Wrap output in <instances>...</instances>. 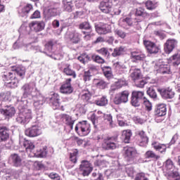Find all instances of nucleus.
<instances>
[{
	"mask_svg": "<svg viewBox=\"0 0 180 180\" xmlns=\"http://www.w3.org/2000/svg\"><path fill=\"white\" fill-rule=\"evenodd\" d=\"M102 119L104 120L110 129H113L116 126L115 122H113V117L110 114H104L102 111H98L97 114L93 113L90 116V120L93 123L94 127H98L102 124Z\"/></svg>",
	"mask_w": 180,
	"mask_h": 180,
	"instance_id": "obj_1",
	"label": "nucleus"
},
{
	"mask_svg": "<svg viewBox=\"0 0 180 180\" xmlns=\"http://www.w3.org/2000/svg\"><path fill=\"white\" fill-rule=\"evenodd\" d=\"M164 174L167 178H173L174 180H180V175L178 170L175 169L174 162L167 159L163 165Z\"/></svg>",
	"mask_w": 180,
	"mask_h": 180,
	"instance_id": "obj_2",
	"label": "nucleus"
},
{
	"mask_svg": "<svg viewBox=\"0 0 180 180\" xmlns=\"http://www.w3.org/2000/svg\"><path fill=\"white\" fill-rule=\"evenodd\" d=\"M22 98L27 99V101H32V98L34 95H39V90L36 87V82H30L22 86Z\"/></svg>",
	"mask_w": 180,
	"mask_h": 180,
	"instance_id": "obj_3",
	"label": "nucleus"
},
{
	"mask_svg": "<svg viewBox=\"0 0 180 180\" xmlns=\"http://www.w3.org/2000/svg\"><path fill=\"white\" fill-rule=\"evenodd\" d=\"M75 130L79 136H88L91 133V126L86 121H82L76 124Z\"/></svg>",
	"mask_w": 180,
	"mask_h": 180,
	"instance_id": "obj_4",
	"label": "nucleus"
},
{
	"mask_svg": "<svg viewBox=\"0 0 180 180\" xmlns=\"http://www.w3.org/2000/svg\"><path fill=\"white\" fill-rule=\"evenodd\" d=\"M144 91H134L131 93V103L132 106L137 108L145 100Z\"/></svg>",
	"mask_w": 180,
	"mask_h": 180,
	"instance_id": "obj_5",
	"label": "nucleus"
},
{
	"mask_svg": "<svg viewBox=\"0 0 180 180\" xmlns=\"http://www.w3.org/2000/svg\"><path fill=\"white\" fill-rule=\"evenodd\" d=\"M30 119H32V110L25 109V110L20 111L16 118V122L20 124H25L29 123Z\"/></svg>",
	"mask_w": 180,
	"mask_h": 180,
	"instance_id": "obj_6",
	"label": "nucleus"
},
{
	"mask_svg": "<svg viewBox=\"0 0 180 180\" xmlns=\"http://www.w3.org/2000/svg\"><path fill=\"white\" fill-rule=\"evenodd\" d=\"M123 154L124 158L128 160V161H133L135 158L139 157V153L134 147L126 146L123 149Z\"/></svg>",
	"mask_w": 180,
	"mask_h": 180,
	"instance_id": "obj_7",
	"label": "nucleus"
},
{
	"mask_svg": "<svg viewBox=\"0 0 180 180\" xmlns=\"http://www.w3.org/2000/svg\"><path fill=\"white\" fill-rule=\"evenodd\" d=\"M117 138L115 136H107L104 139L101 147L103 150H115Z\"/></svg>",
	"mask_w": 180,
	"mask_h": 180,
	"instance_id": "obj_8",
	"label": "nucleus"
},
{
	"mask_svg": "<svg viewBox=\"0 0 180 180\" xmlns=\"http://www.w3.org/2000/svg\"><path fill=\"white\" fill-rule=\"evenodd\" d=\"M130 93L125 90L117 94L114 98V103L115 105H120V103H127L129 102V96Z\"/></svg>",
	"mask_w": 180,
	"mask_h": 180,
	"instance_id": "obj_9",
	"label": "nucleus"
},
{
	"mask_svg": "<svg viewBox=\"0 0 180 180\" xmlns=\"http://www.w3.org/2000/svg\"><path fill=\"white\" fill-rule=\"evenodd\" d=\"M47 98L41 96L38 91V94L34 95L31 100V103L33 102V105L36 109H41L44 103H46Z\"/></svg>",
	"mask_w": 180,
	"mask_h": 180,
	"instance_id": "obj_10",
	"label": "nucleus"
},
{
	"mask_svg": "<svg viewBox=\"0 0 180 180\" xmlns=\"http://www.w3.org/2000/svg\"><path fill=\"white\" fill-rule=\"evenodd\" d=\"M71 78L67 79L60 86L59 91L63 95H70L74 92V88L71 86Z\"/></svg>",
	"mask_w": 180,
	"mask_h": 180,
	"instance_id": "obj_11",
	"label": "nucleus"
},
{
	"mask_svg": "<svg viewBox=\"0 0 180 180\" xmlns=\"http://www.w3.org/2000/svg\"><path fill=\"white\" fill-rule=\"evenodd\" d=\"M92 165L88 160H83L79 166V171L83 174V176H88L92 172Z\"/></svg>",
	"mask_w": 180,
	"mask_h": 180,
	"instance_id": "obj_12",
	"label": "nucleus"
},
{
	"mask_svg": "<svg viewBox=\"0 0 180 180\" xmlns=\"http://www.w3.org/2000/svg\"><path fill=\"white\" fill-rule=\"evenodd\" d=\"M143 44L150 54H157L158 51H160V46L155 44L154 42L148 41V40H143Z\"/></svg>",
	"mask_w": 180,
	"mask_h": 180,
	"instance_id": "obj_13",
	"label": "nucleus"
},
{
	"mask_svg": "<svg viewBox=\"0 0 180 180\" xmlns=\"http://www.w3.org/2000/svg\"><path fill=\"white\" fill-rule=\"evenodd\" d=\"M25 133L28 137H37L41 134V129L37 125H33L26 129Z\"/></svg>",
	"mask_w": 180,
	"mask_h": 180,
	"instance_id": "obj_14",
	"label": "nucleus"
},
{
	"mask_svg": "<svg viewBox=\"0 0 180 180\" xmlns=\"http://www.w3.org/2000/svg\"><path fill=\"white\" fill-rule=\"evenodd\" d=\"M139 22L140 21L137 20V18H134L133 17H127L122 20V23L123 25H127L128 27L123 25L122 27L127 30H129V29H131L132 27H134V26H137Z\"/></svg>",
	"mask_w": 180,
	"mask_h": 180,
	"instance_id": "obj_15",
	"label": "nucleus"
},
{
	"mask_svg": "<svg viewBox=\"0 0 180 180\" xmlns=\"http://www.w3.org/2000/svg\"><path fill=\"white\" fill-rule=\"evenodd\" d=\"M58 119H60V122L68 124L71 130L74 129V123H75V120H72V117L69 115L60 114L58 115Z\"/></svg>",
	"mask_w": 180,
	"mask_h": 180,
	"instance_id": "obj_16",
	"label": "nucleus"
},
{
	"mask_svg": "<svg viewBox=\"0 0 180 180\" xmlns=\"http://www.w3.org/2000/svg\"><path fill=\"white\" fill-rule=\"evenodd\" d=\"M95 27L98 34H108V33H110L112 29L108 24H98Z\"/></svg>",
	"mask_w": 180,
	"mask_h": 180,
	"instance_id": "obj_17",
	"label": "nucleus"
},
{
	"mask_svg": "<svg viewBox=\"0 0 180 180\" xmlns=\"http://www.w3.org/2000/svg\"><path fill=\"white\" fill-rule=\"evenodd\" d=\"M167 115V105L165 103L158 104L155 108V116L162 117Z\"/></svg>",
	"mask_w": 180,
	"mask_h": 180,
	"instance_id": "obj_18",
	"label": "nucleus"
},
{
	"mask_svg": "<svg viewBox=\"0 0 180 180\" xmlns=\"http://www.w3.org/2000/svg\"><path fill=\"white\" fill-rule=\"evenodd\" d=\"M138 144L140 147H147V144H148V137L146 135V132L144 131H138Z\"/></svg>",
	"mask_w": 180,
	"mask_h": 180,
	"instance_id": "obj_19",
	"label": "nucleus"
},
{
	"mask_svg": "<svg viewBox=\"0 0 180 180\" xmlns=\"http://www.w3.org/2000/svg\"><path fill=\"white\" fill-rule=\"evenodd\" d=\"M112 2L109 0H103L99 5V9L103 13H110L112 11Z\"/></svg>",
	"mask_w": 180,
	"mask_h": 180,
	"instance_id": "obj_20",
	"label": "nucleus"
},
{
	"mask_svg": "<svg viewBox=\"0 0 180 180\" xmlns=\"http://www.w3.org/2000/svg\"><path fill=\"white\" fill-rule=\"evenodd\" d=\"M178 44L176 39H168L165 44L164 50L167 54H169Z\"/></svg>",
	"mask_w": 180,
	"mask_h": 180,
	"instance_id": "obj_21",
	"label": "nucleus"
},
{
	"mask_svg": "<svg viewBox=\"0 0 180 180\" xmlns=\"http://www.w3.org/2000/svg\"><path fill=\"white\" fill-rule=\"evenodd\" d=\"M9 162L12 164L13 167L20 168L22 165V158L16 153L12 154L9 158Z\"/></svg>",
	"mask_w": 180,
	"mask_h": 180,
	"instance_id": "obj_22",
	"label": "nucleus"
},
{
	"mask_svg": "<svg viewBox=\"0 0 180 180\" xmlns=\"http://www.w3.org/2000/svg\"><path fill=\"white\" fill-rule=\"evenodd\" d=\"M49 105L52 106L54 110L58 109L60 108V95L57 93H54L51 98H49Z\"/></svg>",
	"mask_w": 180,
	"mask_h": 180,
	"instance_id": "obj_23",
	"label": "nucleus"
},
{
	"mask_svg": "<svg viewBox=\"0 0 180 180\" xmlns=\"http://www.w3.org/2000/svg\"><path fill=\"white\" fill-rule=\"evenodd\" d=\"M0 113L6 116V117H13L16 113V110L12 105H7L5 109H0Z\"/></svg>",
	"mask_w": 180,
	"mask_h": 180,
	"instance_id": "obj_24",
	"label": "nucleus"
},
{
	"mask_svg": "<svg viewBox=\"0 0 180 180\" xmlns=\"http://www.w3.org/2000/svg\"><path fill=\"white\" fill-rule=\"evenodd\" d=\"M131 78L134 81H139L143 78V75H141V70L134 66H132L130 69Z\"/></svg>",
	"mask_w": 180,
	"mask_h": 180,
	"instance_id": "obj_25",
	"label": "nucleus"
},
{
	"mask_svg": "<svg viewBox=\"0 0 180 180\" xmlns=\"http://www.w3.org/2000/svg\"><path fill=\"white\" fill-rule=\"evenodd\" d=\"M45 24L43 21H34L29 25V27L34 32H41L44 30Z\"/></svg>",
	"mask_w": 180,
	"mask_h": 180,
	"instance_id": "obj_26",
	"label": "nucleus"
},
{
	"mask_svg": "<svg viewBox=\"0 0 180 180\" xmlns=\"http://www.w3.org/2000/svg\"><path fill=\"white\" fill-rule=\"evenodd\" d=\"M155 68L158 74H162L163 75H167V74H171V69L168 65H160L155 63Z\"/></svg>",
	"mask_w": 180,
	"mask_h": 180,
	"instance_id": "obj_27",
	"label": "nucleus"
},
{
	"mask_svg": "<svg viewBox=\"0 0 180 180\" xmlns=\"http://www.w3.org/2000/svg\"><path fill=\"white\" fill-rule=\"evenodd\" d=\"M31 11H33V6L27 4L23 7L19 8L18 13L21 18H27V15H29V13Z\"/></svg>",
	"mask_w": 180,
	"mask_h": 180,
	"instance_id": "obj_28",
	"label": "nucleus"
},
{
	"mask_svg": "<svg viewBox=\"0 0 180 180\" xmlns=\"http://www.w3.org/2000/svg\"><path fill=\"white\" fill-rule=\"evenodd\" d=\"M131 57L134 61H143L146 58V54L143 51L136 49L131 52Z\"/></svg>",
	"mask_w": 180,
	"mask_h": 180,
	"instance_id": "obj_29",
	"label": "nucleus"
},
{
	"mask_svg": "<svg viewBox=\"0 0 180 180\" xmlns=\"http://www.w3.org/2000/svg\"><path fill=\"white\" fill-rule=\"evenodd\" d=\"M151 146L155 151H159L160 154H165L167 152V144L160 143L158 141H153L151 143Z\"/></svg>",
	"mask_w": 180,
	"mask_h": 180,
	"instance_id": "obj_30",
	"label": "nucleus"
},
{
	"mask_svg": "<svg viewBox=\"0 0 180 180\" xmlns=\"http://www.w3.org/2000/svg\"><path fill=\"white\" fill-rule=\"evenodd\" d=\"M160 95L164 99H172L175 96V91L168 87L160 91Z\"/></svg>",
	"mask_w": 180,
	"mask_h": 180,
	"instance_id": "obj_31",
	"label": "nucleus"
},
{
	"mask_svg": "<svg viewBox=\"0 0 180 180\" xmlns=\"http://www.w3.org/2000/svg\"><path fill=\"white\" fill-rule=\"evenodd\" d=\"M22 97L21 100L18 99L17 100V105H18V110H20V112H22V110H25V109H28L26 108L27 103H32V100H28L27 98H25Z\"/></svg>",
	"mask_w": 180,
	"mask_h": 180,
	"instance_id": "obj_32",
	"label": "nucleus"
},
{
	"mask_svg": "<svg viewBox=\"0 0 180 180\" xmlns=\"http://www.w3.org/2000/svg\"><path fill=\"white\" fill-rule=\"evenodd\" d=\"M9 139V129L6 127H0V141H6Z\"/></svg>",
	"mask_w": 180,
	"mask_h": 180,
	"instance_id": "obj_33",
	"label": "nucleus"
},
{
	"mask_svg": "<svg viewBox=\"0 0 180 180\" xmlns=\"http://www.w3.org/2000/svg\"><path fill=\"white\" fill-rule=\"evenodd\" d=\"M63 74L68 75V77H72V78H77V73L72 69H71V65L66 63L63 68Z\"/></svg>",
	"mask_w": 180,
	"mask_h": 180,
	"instance_id": "obj_34",
	"label": "nucleus"
},
{
	"mask_svg": "<svg viewBox=\"0 0 180 180\" xmlns=\"http://www.w3.org/2000/svg\"><path fill=\"white\" fill-rule=\"evenodd\" d=\"M131 130L127 129V130H124L122 131L121 139L124 141V143H130V139L131 137Z\"/></svg>",
	"mask_w": 180,
	"mask_h": 180,
	"instance_id": "obj_35",
	"label": "nucleus"
},
{
	"mask_svg": "<svg viewBox=\"0 0 180 180\" xmlns=\"http://www.w3.org/2000/svg\"><path fill=\"white\" fill-rule=\"evenodd\" d=\"M124 53H126V48L124 46H119L114 49L111 56L112 57H119L120 56H123Z\"/></svg>",
	"mask_w": 180,
	"mask_h": 180,
	"instance_id": "obj_36",
	"label": "nucleus"
},
{
	"mask_svg": "<svg viewBox=\"0 0 180 180\" xmlns=\"http://www.w3.org/2000/svg\"><path fill=\"white\" fill-rule=\"evenodd\" d=\"M63 9L66 12H71L74 9V4L72 0H63Z\"/></svg>",
	"mask_w": 180,
	"mask_h": 180,
	"instance_id": "obj_37",
	"label": "nucleus"
},
{
	"mask_svg": "<svg viewBox=\"0 0 180 180\" xmlns=\"http://www.w3.org/2000/svg\"><path fill=\"white\" fill-rule=\"evenodd\" d=\"M3 81L6 82H8V81H11V79H15L16 78V76H15L13 71L11 72H4L1 75Z\"/></svg>",
	"mask_w": 180,
	"mask_h": 180,
	"instance_id": "obj_38",
	"label": "nucleus"
},
{
	"mask_svg": "<svg viewBox=\"0 0 180 180\" xmlns=\"http://www.w3.org/2000/svg\"><path fill=\"white\" fill-rule=\"evenodd\" d=\"M22 145L23 147L25 148L26 151H30L32 153L34 150V144L33 142H32V141L23 139Z\"/></svg>",
	"mask_w": 180,
	"mask_h": 180,
	"instance_id": "obj_39",
	"label": "nucleus"
},
{
	"mask_svg": "<svg viewBox=\"0 0 180 180\" xmlns=\"http://www.w3.org/2000/svg\"><path fill=\"white\" fill-rule=\"evenodd\" d=\"M71 43L73 44H78L81 41V35L79 33L75 32L70 35Z\"/></svg>",
	"mask_w": 180,
	"mask_h": 180,
	"instance_id": "obj_40",
	"label": "nucleus"
},
{
	"mask_svg": "<svg viewBox=\"0 0 180 180\" xmlns=\"http://www.w3.org/2000/svg\"><path fill=\"white\" fill-rule=\"evenodd\" d=\"M145 158L146 160H160V155L155 153L153 150H148L145 153L144 155Z\"/></svg>",
	"mask_w": 180,
	"mask_h": 180,
	"instance_id": "obj_41",
	"label": "nucleus"
},
{
	"mask_svg": "<svg viewBox=\"0 0 180 180\" xmlns=\"http://www.w3.org/2000/svg\"><path fill=\"white\" fill-rule=\"evenodd\" d=\"M95 103L97 105V106H106V105L109 103V101L106 96H103L102 97L96 100Z\"/></svg>",
	"mask_w": 180,
	"mask_h": 180,
	"instance_id": "obj_42",
	"label": "nucleus"
},
{
	"mask_svg": "<svg viewBox=\"0 0 180 180\" xmlns=\"http://www.w3.org/2000/svg\"><path fill=\"white\" fill-rule=\"evenodd\" d=\"M45 14L47 18L57 16V7L50 6L45 11Z\"/></svg>",
	"mask_w": 180,
	"mask_h": 180,
	"instance_id": "obj_43",
	"label": "nucleus"
},
{
	"mask_svg": "<svg viewBox=\"0 0 180 180\" xmlns=\"http://www.w3.org/2000/svg\"><path fill=\"white\" fill-rule=\"evenodd\" d=\"M13 72L14 73V76L15 77V78L16 75L17 77H20L21 78H23L26 72V69L24 67H18L14 71H13Z\"/></svg>",
	"mask_w": 180,
	"mask_h": 180,
	"instance_id": "obj_44",
	"label": "nucleus"
},
{
	"mask_svg": "<svg viewBox=\"0 0 180 180\" xmlns=\"http://www.w3.org/2000/svg\"><path fill=\"white\" fill-rule=\"evenodd\" d=\"M101 70L103 72V75H105V78H108V79H110V78H112V68L109 66H103L101 68Z\"/></svg>",
	"mask_w": 180,
	"mask_h": 180,
	"instance_id": "obj_45",
	"label": "nucleus"
},
{
	"mask_svg": "<svg viewBox=\"0 0 180 180\" xmlns=\"http://www.w3.org/2000/svg\"><path fill=\"white\" fill-rule=\"evenodd\" d=\"M124 85H126V82L123 79H120L114 85L111 86L110 91H116V89H119L122 86H124Z\"/></svg>",
	"mask_w": 180,
	"mask_h": 180,
	"instance_id": "obj_46",
	"label": "nucleus"
},
{
	"mask_svg": "<svg viewBox=\"0 0 180 180\" xmlns=\"http://www.w3.org/2000/svg\"><path fill=\"white\" fill-rule=\"evenodd\" d=\"M47 155V148L44 147L37 150V153H34V157H39L43 158Z\"/></svg>",
	"mask_w": 180,
	"mask_h": 180,
	"instance_id": "obj_47",
	"label": "nucleus"
},
{
	"mask_svg": "<svg viewBox=\"0 0 180 180\" xmlns=\"http://www.w3.org/2000/svg\"><path fill=\"white\" fill-rule=\"evenodd\" d=\"M173 65H180V51L177 52L173 55L170 58Z\"/></svg>",
	"mask_w": 180,
	"mask_h": 180,
	"instance_id": "obj_48",
	"label": "nucleus"
},
{
	"mask_svg": "<svg viewBox=\"0 0 180 180\" xmlns=\"http://www.w3.org/2000/svg\"><path fill=\"white\" fill-rule=\"evenodd\" d=\"M28 47H29V49H30L33 51H39V53H44V54H46V56H49V57H51V58H54V60H57L56 58L53 57V54L50 55V54L47 53L46 51H42L41 48L39 46L29 45Z\"/></svg>",
	"mask_w": 180,
	"mask_h": 180,
	"instance_id": "obj_49",
	"label": "nucleus"
},
{
	"mask_svg": "<svg viewBox=\"0 0 180 180\" xmlns=\"http://www.w3.org/2000/svg\"><path fill=\"white\" fill-rule=\"evenodd\" d=\"M146 92L148 96H150V98H151L154 101L157 99V92L155 91V89H154L153 86L149 87Z\"/></svg>",
	"mask_w": 180,
	"mask_h": 180,
	"instance_id": "obj_50",
	"label": "nucleus"
},
{
	"mask_svg": "<svg viewBox=\"0 0 180 180\" xmlns=\"http://www.w3.org/2000/svg\"><path fill=\"white\" fill-rule=\"evenodd\" d=\"M135 15L136 16H141V18H146V16H148V13H147L146 9L143 8L142 7L136 8Z\"/></svg>",
	"mask_w": 180,
	"mask_h": 180,
	"instance_id": "obj_51",
	"label": "nucleus"
},
{
	"mask_svg": "<svg viewBox=\"0 0 180 180\" xmlns=\"http://www.w3.org/2000/svg\"><path fill=\"white\" fill-rule=\"evenodd\" d=\"M79 61L82 64H86L89 61H91V56L88 54L83 53L77 58Z\"/></svg>",
	"mask_w": 180,
	"mask_h": 180,
	"instance_id": "obj_52",
	"label": "nucleus"
},
{
	"mask_svg": "<svg viewBox=\"0 0 180 180\" xmlns=\"http://www.w3.org/2000/svg\"><path fill=\"white\" fill-rule=\"evenodd\" d=\"M5 84L8 88H16L19 82L16 78H14L10 79L8 82H6Z\"/></svg>",
	"mask_w": 180,
	"mask_h": 180,
	"instance_id": "obj_53",
	"label": "nucleus"
},
{
	"mask_svg": "<svg viewBox=\"0 0 180 180\" xmlns=\"http://www.w3.org/2000/svg\"><path fill=\"white\" fill-rule=\"evenodd\" d=\"M113 66L117 71H123V70H126V65L122 62H116L113 64Z\"/></svg>",
	"mask_w": 180,
	"mask_h": 180,
	"instance_id": "obj_54",
	"label": "nucleus"
},
{
	"mask_svg": "<svg viewBox=\"0 0 180 180\" xmlns=\"http://www.w3.org/2000/svg\"><path fill=\"white\" fill-rule=\"evenodd\" d=\"M92 60L94 63H97V64H105V59L98 55H93Z\"/></svg>",
	"mask_w": 180,
	"mask_h": 180,
	"instance_id": "obj_55",
	"label": "nucleus"
},
{
	"mask_svg": "<svg viewBox=\"0 0 180 180\" xmlns=\"http://www.w3.org/2000/svg\"><path fill=\"white\" fill-rule=\"evenodd\" d=\"M96 87L100 89H105L108 86V82H105V80L98 79L96 84Z\"/></svg>",
	"mask_w": 180,
	"mask_h": 180,
	"instance_id": "obj_56",
	"label": "nucleus"
},
{
	"mask_svg": "<svg viewBox=\"0 0 180 180\" xmlns=\"http://www.w3.org/2000/svg\"><path fill=\"white\" fill-rule=\"evenodd\" d=\"M53 46H54V41H49L45 44V51L47 53H51L53 51Z\"/></svg>",
	"mask_w": 180,
	"mask_h": 180,
	"instance_id": "obj_57",
	"label": "nucleus"
},
{
	"mask_svg": "<svg viewBox=\"0 0 180 180\" xmlns=\"http://www.w3.org/2000/svg\"><path fill=\"white\" fill-rule=\"evenodd\" d=\"M82 99L85 102H88L91 99V92L89 91L84 90L82 94Z\"/></svg>",
	"mask_w": 180,
	"mask_h": 180,
	"instance_id": "obj_58",
	"label": "nucleus"
},
{
	"mask_svg": "<svg viewBox=\"0 0 180 180\" xmlns=\"http://www.w3.org/2000/svg\"><path fill=\"white\" fill-rule=\"evenodd\" d=\"M79 29H84V30H91V29H92V27L91 26L89 22L87 21L82 22L79 25Z\"/></svg>",
	"mask_w": 180,
	"mask_h": 180,
	"instance_id": "obj_59",
	"label": "nucleus"
},
{
	"mask_svg": "<svg viewBox=\"0 0 180 180\" xmlns=\"http://www.w3.org/2000/svg\"><path fill=\"white\" fill-rule=\"evenodd\" d=\"M97 53H98V54H101V56H103L104 57H109V54H110L107 48H101L98 49Z\"/></svg>",
	"mask_w": 180,
	"mask_h": 180,
	"instance_id": "obj_60",
	"label": "nucleus"
},
{
	"mask_svg": "<svg viewBox=\"0 0 180 180\" xmlns=\"http://www.w3.org/2000/svg\"><path fill=\"white\" fill-rule=\"evenodd\" d=\"M146 6L147 9H149V11H153V9H155V8H157V4L152 1H148L146 3Z\"/></svg>",
	"mask_w": 180,
	"mask_h": 180,
	"instance_id": "obj_61",
	"label": "nucleus"
},
{
	"mask_svg": "<svg viewBox=\"0 0 180 180\" xmlns=\"http://www.w3.org/2000/svg\"><path fill=\"white\" fill-rule=\"evenodd\" d=\"M94 165L96 167H99V168H105L106 167V161L105 160H96L94 162Z\"/></svg>",
	"mask_w": 180,
	"mask_h": 180,
	"instance_id": "obj_62",
	"label": "nucleus"
},
{
	"mask_svg": "<svg viewBox=\"0 0 180 180\" xmlns=\"http://www.w3.org/2000/svg\"><path fill=\"white\" fill-rule=\"evenodd\" d=\"M77 155H78V150H75L70 155V160L71 162H73V164L77 162Z\"/></svg>",
	"mask_w": 180,
	"mask_h": 180,
	"instance_id": "obj_63",
	"label": "nucleus"
},
{
	"mask_svg": "<svg viewBox=\"0 0 180 180\" xmlns=\"http://www.w3.org/2000/svg\"><path fill=\"white\" fill-rule=\"evenodd\" d=\"M136 180H148V178L146 176V174L143 172L138 173L135 177Z\"/></svg>",
	"mask_w": 180,
	"mask_h": 180,
	"instance_id": "obj_64",
	"label": "nucleus"
}]
</instances>
